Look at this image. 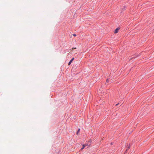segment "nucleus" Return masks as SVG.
I'll use <instances>...</instances> for the list:
<instances>
[{
	"instance_id": "nucleus-1",
	"label": "nucleus",
	"mask_w": 154,
	"mask_h": 154,
	"mask_svg": "<svg viewBox=\"0 0 154 154\" xmlns=\"http://www.w3.org/2000/svg\"><path fill=\"white\" fill-rule=\"evenodd\" d=\"M74 59V58H72L71 60H70V61L68 63V65H70L71 63L72 62L73 60Z\"/></svg>"
},
{
	"instance_id": "nucleus-2",
	"label": "nucleus",
	"mask_w": 154,
	"mask_h": 154,
	"mask_svg": "<svg viewBox=\"0 0 154 154\" xmlns=\"http://www.w3.org/2000/svg\"><path fill=\"white\" fill-rule=\"evenodd\" d=\"M88 144H83V147L81 149V150H82L86 146H88Z\"/></svg>"
},
{
	"instance_id": "nucleus-3",
	"label": "nucleus",
	"mask_w": 154,
	"mask_h": 154,
	"mask_svg": "<svg viewBox=\"0 0 154 154\" xmlns=\"http://www.w3.org/2000/svg\"><path fill=\"white\" fill-rule=\"evenodd\" d=\"M119 29L118 28H117V29H116L114 31V33H117L118 32Z\"/></svg>"
},
{
	"instance_id": "nucleus-4",
	"label": "nucleus",
	"mask_w": 154,
	"mask_h": 154,
	"mask_svg": "<svg viewBox=\"0 0 154 154\" xmlns=\"http://www.w3.org/2000/svg\"><path fill=\"white\" fill-rule=\"evenodd\" d=\"M80 131V129H79L77 131V134H78V133Z\"/></svg>"
},
{
	"instance_id": "nucleus-5",
	"label": "nucleus",
	"mask_w": 154,
	"mask_h": 154,
	"mask_svg": "<svg viewBox=\"0 0 154 154\" xmlns=\"http://www.w3.org/2000/svg\"><path fill=\"white\" fill-rule=\"evenodd\" d=\"M73 35L74 36H76V35L75 34H73Z\"/></svg>"
},
{
	"instance_id": "nucleus-6",
	"label": "nucleus",
	"mask_w": 154,
	"mask_h": 154,
	"mask_svg": "<svg viewBox=\"0 0 154 154\" xmlns=\"http://www.w3.org/2000/svg\"><path fill=\"white\" fill-rule=\"evenodd\" d=\"M76 48H72V49H76Z\"/></svg>"
},
{
	"instance_id": "nucleus-7",
	"label": "nucleus",
	"mask_w": 154,
	"mask_h": 154,
	"mask_svg": "<svg viewBox=\"0 0 154 154\" xmlns=\"http://www.w3.org/2000/svg\"><path fill=\"white\" fill-rule=\"evenodd\" d=\"M118 103L116 105V106H117V105H118Z\"/></svg>"
},
{
	"instance_id": "nucleus-8",
	"label": "nucleus",
	"mask_w": 154,
	"mask_h": 154,
	"mask_svg": "<svg viewBox=\"0 0 154 154\" xmlns=\"http://www.w3.org/2000/svg\"><path fill=\"white\" fill-rule=\"evenodd\" d=\"M106 81H107V82L108 81V79H107Z\"/></svg>"
}]
</instances>
